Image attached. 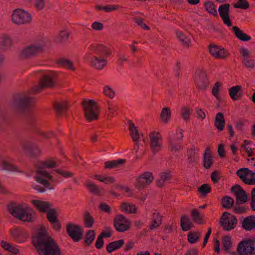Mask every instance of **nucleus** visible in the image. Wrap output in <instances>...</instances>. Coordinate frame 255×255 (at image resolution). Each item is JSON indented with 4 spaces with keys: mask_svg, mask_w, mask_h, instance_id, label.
Wrapping results in <instances>:
<instances>
[{
    "mask_svg": "<svg viewBox=\"0 0 255 255\" xmlns=\"http://www.w3.org/2000/svg\"><path fill=\"white\" fill-rule=\"evenodd\" d=\"M223 248L225 251H228L232 246L231 237L229 236H226L224 237L223 241Z\"/></svg>",
    "mask_w": 255,
    "mask_h": 255,
    "instance_id": "680f3d73",
    "label": "nucleus"
},
{
    "mask_svg": "<svg viewBox=\"0 0 255 255\" xmlns=\"http://www.w3.org/2000/svg\"><path fill=\"white\" fill-rule=\"evenodd\" d=\"M183 132L184 130L182 129H180L179 132H176L169 137V141H174L181 142L183 140L184 137Z\"/></svg>",
    "mask_w": 255,
    "mask_h": 255,
    "instance_id": "5fc2aeb1",
    "label": "nucleus"
},
{
    "mask_svg": "<svg viewBox=\"0 0 255 255\" xmlns=\"http://www.w3.org/2000/svg\"><path fill=\"white\" fill-rule=\"evenodd\" d=\"M214 125L217 129L220 131H222L224 129L225 120L223 113H218L216 115L215 118Z\"/></svg>",
    "mask_w": 255,
    "mask_h": 255,
    "instance_id": "cd10ccee",
    "label": "nucleus"
},
{
    "mask_svg": "<svg viewBox=\"0 0 255 255\" xmlns=\"http://www.w3.org/2000/svg\"><path fill=\"white\" fill-rule=\"evenodd\" d=\"M88 49L92 53L102 55L106 57H109L112 54L110 49L100 44H92L89 46Z\"/></svg>",
    "mask_w": 255,
    "mask_h": 255,
    "instance_id": "a211bd4d",
    "label": "nucleus"
},
{
    "mask_svg": "<svg viewBox=\"0 0 255 255\" xmlns=\"http://www.w3.org/2000/svg\"><path fill=\"white\" fill-rule=\"evenodd\" d=\"M114 226L118 232H124L129 229L130 222L128 218L123 215L119 214L114 220Z\"/></svg>",
    "mask_w": 255,
    "mask_h": 255,
    "instance_id": "f8f14e48",
    "label": "nucleus"
},
{
    "mask_svg": "<svg viewBox=\"0 0 255 255\" xmlns=\"http://www.w3.org/2000/svg\"><path fill=\"white\" fill-rule=\"evenodd\" d=\"M36 101L34 98L23 97L14 103L13 108L17 113H24L29 111L35 105Z\"/></svg>",
    "mask_w": 255,
    "mask_h": 255,
    "instance_id": "39448f33",
    "label": "nucleus"
},
{
    "mask_svg": "<svg viewBox=\"0 0 255 255\" xmlns=\"http://www.w3.org/2000/svg\"><path fill=\"white\" fill-rule=\"evenodd\" d=\"M234 7L236 8L246 9L249 8V3L247 0H238L234 4Z\"/></svg>",
    "mask_w": 255,
    "mask_h": 255,
    "instance_id": "6e6d98bb",
    "label": "nucleus"
},
{
    "mask_svg": "<svg viewBox=\"0 0 255 255\" xmlns=\"http://www.w3.org/2000/svg\"><path fill=\"white\" fill-rule=\"evenodd\" d=\"M235 36L240 40L243 41H248L251 39V36L244 33L238 26H234L232 27Z\"/></svg>",
    "mask_w": 255,
    "mask_h": 255,
    "instance_id": "7c9ffc66",
    "label": "nucleus"
},
{
    "mask_svg": "<svg viewBox=\"0 0 255 255\" xmlns=\"http://www.w3.org/2000/svg\"><path fill=\"white\" fill-rule=\"evenodd\" d=\"M230 7L229 3H224L220 5L218 8L220 16L223 22L229 27L232 25V22L230 18Z\"/></svg>",
    "mask_w": 255,
    "mask_h": 255,
    "instance_id": "2eb2a0df",
    "label": "nucleus"
},
{
    "mask_svg": "<svg viewBox=\"0 0 255 255\" xmlns=\"http://www.w3.org/2000/svg\"><path fill=\"white\" fill-rule=\"evenodd\" d=\"M181 227L184 231H189L193 227V224L188 216L183 215L181 217Z\"/></svg>",
    "mask_w": 255,
    "mask_h": 255,
    "instance_id": "473e14b6",
    "label": "nucleus"
},
{
    "mask_svg": "<svg viewBox=\"0 0 255 255\" xmlns=\"http://www.w3.org/2000/svg\"><path fill=\"white\" fill-rule=\"evenodd\" d=\"M41 44H31L23 48L19 54L22 59L31 58L37 56L43 51Z\"/></svg>",
    "mask_w": 255,
    "mask_h": 255,
    "instance_id": "1a4fd4ad",
    "label": "nucleus"
},
{
    "mask_svg": "<svg viewBox=\"0 0 255 255\" xmlns=\"http://www.w3.org/2000/svg\"><path fill=\"white\" fill-rule=\"evenodd\" d=\"M85 186L91 193L96 196L101 195V191L99 187L89 180H86L85 183Z\"/></svg>",
    "mask_w": 255,
    "mask_h": 255,
    "instance_id": "2f4dec72",
    "label": "nucleus"
},
{
    "mask_svg": "<svg viewBox=\"0 0 255 255\" xmlns=\"http://www.w3.org/2000/svg\"><path fill=\"white\" fill-rule=\"evenodd\" d=\"M32 243L39 255H61L58 244L44 229H40L32 237Z\"/></svg>",
    "mask_w": 255,
    "mask_h": 255,
    "instance_id": "f257e3e1",
    "label": "nucleus"
},
{
    "mask_svg": "<svg viewBox=\"0 0 255 255\" xmlns=\"http://www.w3.org/2000/svg\"><path fill=\"white\" fill-rule=\"evenodd\" d=\"M36 209L40 212L46 213L52 206L51 203L39 200H33L31 201Z\"/></svg>",
    "mask_w": 255,
    "mask_h": 255,
    "instance_id": "5701e85b",
    "label": "nucleus"
},
{
    "mask_svg": "<svg viewBox=\"0 0 255 255\" xmlns=\"http://www.w3.org/2000/svg\"><path fill=\"white\" fill-rule=\"evenodd\" d=\"M129 126L130 134L132 137V139L134 142L138 141V139L139 138V134L137 128L131 121H129Z\"/></svg>",
    "mask_w": 255,
    "mask_h": 255,
    "instance_id": "4c0bfd02",
    "label": "nucleus"
},
{
    "mask_svg": "<svg viewBox=\"0 0 255 255\" xmlns=\"http://www.w3.org/2000/svg\"><path fill=\"white\" fill-rule=\"evenodd\" d=\"M242 86L237 85L230 88L229 90L230 96L233 101H237L240 100L243 96L242 93H240V91L242 90Z\"/></svg>",
    "mask_w": 255,
    "mask_h": 255,
    "instance_id": "a878e982",
    "label": "nucleus"
},
{
    "mask_svg": "<svg viewBox=\"0 0 255 255\" xmlns=\"http://www.w3.org/2000/svg\"><path fill=\"white\" fill-rule=\"evenodd\" d=\"M84 226L86 228H91L94 223V219L90 214V212L86 211L83 215Z\"/></svg>",
    "mask_w": 255,
    "mask_h": 255,
    "instance_id": "72a5a7b5",
    "label": "nucleus"
},
{
    "mask_svg": "<svg viewBox=\"0 0 255 255\" xmlns=\"http://www.w3.org/2000/svg\"><path fill=\"white\" fill-rule=\"evenodd\" d=\"M11 20L17 25L25 24L31 21L32 17L27 12L18 9L13 11L11 15Z\"/></svg>",
    "mask_w": 255,
    "mask_h": 255,
    "instance_id": "0eeeda50",
    "label": "nucleus"
},
{
    "mask_svg": "<svg viewBox=\"0 0 255 255\" xmlns=\"http://www.w3.org/2000/svg\"><path fill=\"white\" fill-rule=\"evenodd\" d=\"M238 251L239 253L242 252L249 255H254L255 254V247L251 242L243 241L239 245Z\"/></svg>",
    "mask_w": 255,
    "mask_h": 255,
    "instance_id": "aec40b11",
    "label": "nucleus"
},
{
    "mask_svg": "<svg viewBox=\"0 0 255 255\" xmlns=\"http://www.w3.org/2000/svg\"><path fill=\"white\" fill-rule=\"evenodd\" d=\"M114 187L117 189H119L127 193L128 196L130 197L132 196V191L128 186H122L120 184H116L114 185Z\"/></svg>",
    "mask_w": 255,
    "mask_h": 255,
    "instance_id": "052dcab7",
    "label": "nucleus"
},
{
    "mask_svg": "<svg viewBox=\"0 0 255 255\" xmlns=\"http://www.w3.org/2000/svg\"><path fill=\"white\" fill-rule=\"evenodd\" d=\"M47 212V218L50 223L54 222L58 220L56 209L50 208Z\"/></svg>",
    "mask_w": 255,
    "mask_h": 255,
    "instance_id": "3c124183",
    "label": "nucleus"
},
{
    "mask_svg": "<svg viewBox=\"0 0 255 255\" xmlns=\"http://www.w3.org/2000/svg\"><path fill=\"white\" fill-rule=\"evenodd\" d=\"M57 64H59L61 66L64 67L72 71L75 70L73 62L65 58H61L57 60Z\"/></svg>",
    "mask_w": 255,
    "mask_h": 255,
    "instance_id": "e433bc0d",
    "label": "nucleus"
},
{
    "mask_svg": "<svg viewBox=\"0 0 255 255\" xmlns=\"http://www.w3.org/2000/svg\"><path fill=\"white\" fill-rule=\"evenodd\" d=\"M246 184L249 185H255V173L253 172L252 170L249 174Z\"/></svg>",
    "mask_w": 255,
    "mask_h": 255,
    "instance_id": "774afa93",
    "label": "nucleus"
},
{
    "mask_svg": "<svg viewBox=\"0 0 255 255\" xmlns=\"http://www.w3.org/2000/svg\"><path fill=\"white\" fill-rule=\"evenodd\" d=\"M162 216L156 211L152 214V222L149 225V229L153 230L159 227L162 224Z\"/></svg>",
    "mask_w": 255,
    "mask_h": 255,
    "instance_id": "393cba45",
    "label": "nucleus"
},
{
    "mask_svg": "<svg viewBox=\"0 0 255 255\" xmlns=\"http://www.w3.org/2000/svg\"><path fill=\"white\" fill-rule=\"evenodd\" d=\"M7 209L12 216L23 222H32L35 221V211L26 205L11 203L8 205Z\"/></svg>",
    "mask_w": 255,
    "mask_h": 255,
    "instance_id": "7ed1b4c3",
    "label": "nucleus"
},
{
    "mask_svg": "<svg viewBox=\"0 0 255 255\" xmlns=\"http://www.w3.org/2000/svg\"><path fill=\"white\" fill-rule=\"evenodd\" d=\"M106 59L102 57L101 56H93L91 57L90 61V65L96 69L101 70L107 64Z\"/></svg>",
    "mask_w": 255,
    "mask_h": 255,
    "instance_id": "4be33fe9",
    "label": "nucleus"
},
{
    "mask_svg": "<svg viewBox=\"0 0 255 255\" xmlns=\"http://www.w3.org/2000/svg\"><path fill=\"white\" fill-rule=\"evenodd\" d=\"M55 82L52 75H44L39 80V84L33 88L34 93L41 92L45 89H52L54 87Z\"/></svg>",
    "mask_w": 255,
    "mask_h": 255,
    "instance_id": "423d86ee",
    "label": "nucleus"
},
{
    "mask_svg": "<svg viewBox=\"0 0 255 255\" xmlns=\"http://www.w3.org/2000/svg\"><path fill=\"white\" fill-rule=\"evenodd\" d=\"M191 216L195 223L200 225L204 224L203 221L204 216L200 214L197 209H192L191 210Z\"/></svg>",
    "mask_w": 255,
    "mask_h": 255,
    "instance_id": "c9c22d12",
    "label": "nucleus"
},
{
    "mask_svg": "<svg viewBox=\"0 0 255 255\" xmlns=\"http://www.w3.org/2000/svg\"><path fill=\"white\" fill-rule=\"evenodd\" d=\"M120 208L122 211L128 213H135L136 211V208L134 205L128 204L126 203H122Z\"/></svg>",
    "mask_w": 255,
    "mask_h": 255,
    "instance_id": "a18cd8bd",
    "label": "nucleus"
},
{
    "mask_svg": "<svg viewBox=\"0 0 255 255\" xmlns=\"http://www.w3.org/2000/svg\"><path fill=\"white\" fill-rule=\"evenodd\" d=\"M53 107L57 116L61 117L67 113L69 109V104L66 101H55Z\"/></svg>",
    "mask_w": 255,
    "mask_h": 255,
    "instance_id": "6ab92c4d",
    "label": "nucleus"
},
{
    "mask_svg": "<svg viewBox=\"0 0 255 255\" xmlns=\"http://www.w3.org/2000/svg\"><path fill=\"white\" fill-rule=\"evenodd\" d=\"M187 156L189 162L194 163L197 161L198 156L195 147H192L187 150Z\"/></svg>",
    "mask_w": 255,
    "mask_h": 255,
    "instance_id": "49530a36",
    "label": "nucleus"
},
{
    "mask_svg": "<svg viewBox=\"0 0 255 255\" xmlns=\"http://www.w3.org/2000/svg\"><path fill=\"white\" fill-rule=\"evenodd\" d=\"M206 10L210 14L214 16H217L218 12L216 8L215 4L211 1H208L205 2Z\"/></svg>",
    "mask_w": 255,
    "mask_h": 255,
    "instance_id": "c03bdc74",
    "label": "nucleus"
},
{
    "mask_svg": "<svg viewBox=\"0 0 255 255\" xmlns=\"http://www.w3.org/2000/svg\"><path fill=\"white\" fill-rule=\"evenodd\" d=\"M231 191L235 194L238 203L244 204L247 202V193L240 185H235L231 188Z\"/></svg>",
    "mask_w": 255,
    "mask_h": 255,
    "instance_id": "f3484780",
    "label": "nucleus"
},
{
    "mask_svg": "<svg viewBox=\"0 0 255 255\" xmlns=\"http://www.w3.org/2000/svg\"><path fill=\"white\" fill-rule=\"evenodd\" d=\"M57 166V163L51 159L37 161L35 164L36 176L34 177V178L37 182L43 185L44 187H41L39 185H35L33 186V189L39 192H45L46 188L48 189H53L51 184L47 179L53 181V177L45 169L47 168H53Z\"/></svg>",
    "mask_w": 255,
    "mask_h": 255,
    "instance_id": "f03ea898",
    "label": "nucleus"
},
{
    "mask_svg": "<svg viewBox=\"0 0 255 255\" xmlns=\"http://www.w3.org/2000/svg\"><path fill=\"white\" fill-rule=\"evenodd\" d=\"M2 168L4 170L10 171H19L18 168L16 166L8 161H3L2 163Z\"/></svg>",
    "mask_w": 255,
    "mask_h": 255,
    "instance_id": "864d4df0",
    "label": "nucleus"
},
{
    "mask_svg": "<svg viewBox=\"0 0 255 255\" xmlns=\"http://www.w3.org/2000/svg\"><path fill=\"white\" fill-rule=\"evenodd\" d=\"M104 93L105 95L110 98H113L115 97V92L109 86H106L104 88Z\"/></svg>",
    "mask_w": 255,
    "mask_h": 255,
    "instance_id": "338daca9",
    "label": "nucleus"
},
{
    "mask_svg": "<svg viewBox=\"0 0 255 255\" xmlns=\"http://www.w3.org/2000/svg\"><path fill=\"white\" fill-rule=\"evenodd\" d=\"M124 245V240H119L114 242H110L107 246L106 249L109 253L114 251L121 248Z\"/></svg>",
    "mask_w": 255,
    "mask_h": 255,
    "instance_id": "f704fd0d",
    "label": "nucleus"
},
{
    "mask_svg": "<svg viewBox=\"0 0 255 255\" xmlns=\"http://www.w3.org/2000/svg\"><path fill=\"white\" fill-rule=\"evenodd\" d=\"M118 58L117 62L120 66H122L124 62H128L129 60L125 53L121 52L118 53Z\"/></svg>",
    "mask_w": 255,
    "mask_h": 255,
    "instance_id": "13d9d810",
    "label": "nucleus"
},
{
    "mask_svg": "<svg viewBox=\"0 0 255 255\" xmlns=\"http://www.w3.org/2000/svg\"><path fill=\"white\" fill-rule=\"evenodd\" d=\"M125 161V159H119L117 160L107 161L105 163V168L108 169L117 168L120 165L124 164Z\"/></svg>",
    "mask_w": 255,
    "mask_h": 255,
    "instance_id": "79ce46f5",
    "label": "nucleus"
},
{
    "mask_svg": "<svg viewBox=\"0 0 255 255\" xmlns=\"http://www.w3.org/2000/svg\"><path fill=\"white\" fill-rule=\"evenodd\" d=\"M213 164V156L209 148H207L204 154L203 166L206 169L210 168Z\"/></svg>",
    "mask_w": 255,
    "mask_h": 255,
    "instance_id": "bb28decb",
    "label": "nucleus"
},
{
    "mask_svg": "<svg viewBox=\"0 0 255 255\" xmlns=\"http://www.w3.org/2000/svg\"><path fill=\"white\" fill-rule=\"evenodd\" d=\"M12 45L11 38L6 34L0 35V48L3 51L9 49Z\"/></svg>",
    "mask_w": 255,
    "mask_h": 255,
    "instance_id": "b1692460",
    "label": "nucleus"
},
{
    "mask_svg": "<svg viewBox=\"0 0 255 255\" xmlns=\"http://www.w3.org/2000/svg\"><path fill=\"white\" fill-rule=\"evenodd\" d=\"M56 173L61 175L63 177L67 178L73 176V173L69 171L64 170L61 169H56L55 170Z\"/></svg>",
    "mask_w": 255,
    "mask_h": 255,
    "instance_id": "bf43d9fd",
    "label": "nucleus"
},
{
    "mask_svg": "<svg viewBox=\"0 0 255 255\" xmlns=\"http://www.w3.org/2000/svg\"><path fill=\"white\" fill-rule=\"evenodd\" d=\"M22 147L25 152L30 156H37L41 152V149L36 145L29 141H25L22 143Z\"/></svg>",
    "mask_w": 255,
    "mask_h": 255,
    "instance_id": "412c9836",
    "label": "nucleus"
},
{
    "mask_svg": "<svg viewBox=\"0 0 255 255\" xmlns=\"http://www.w3.org/2000/svg\"><path fill=\"white\" fill-rule=\"evenodd\" d=\"M194 82L196 86L201 90H204L208 87V80L205 71L202 69H198L196 71Z\"/></svg>",
    "mask_w": 255,
    "mask_h": 255,
    "instance_id": "ddd939ff",
    "label": "nucleus"
},
{
    "mask_svg": "<svg viewBox=\"0 0 255 255\" xmlns=\"http://www.w3.org/2000/svg\"><path fill=\"white\" fill-rule=\"evenodd\" d=\"M85 113V117L89 122L97 120L99 117V107L97 103L91 100L84 101L82 103Z\"/></svg>",
    "mask_w": 255,
    "mask_h": 255,
    "instance_id": "20e7f679",
    "label": "nucleus"
},
{
    "mask_svg": "<svg viewBox=\"0 0 255 255\" xmlns=\"http://www.w3.org/2000/svg\"><path fill=\"white\" fill-rule=\"evenodd\" d=\"M150 147L154 153L158 152L161 148L162 138L159 132L153 131L149 134Z\"/></svg>",
    "mask_w": 255,
    "mask_h": 255,
    "instance_id": "4468645a",
    "label": "nucleus"
},
{
    "mask_svg": "<svg viewBox=\"0 0 255 255\" xmlns=\"http://www.w3.org/2000/svg\"><path fill=\"white\" fill-rule=\"evenodd\" d=\"M66 231L69 237L74 242H78L82 239L83 229L80 226L68 223L66 225Z\"/></svg>",
    "mask_w": 255,
    "mask_h": 255,
    "instance_id": "9d476101",
    "label": "nucleus"
},
{
    "mask_svg": "<svg viewBox=\"0 0 255 255\" xmlns=\"http://www.w3.org/2000/svg\"><path fill=\"white\" fill-rule=\"evenodd\" d=\"M172 177V174L169 172H162L160 175V178L156 181L157 186L158 187H162L166 182L169 181Z\"/></svg>",
    "mask_w": 255,
    "mask_h": 255,
    "instance_id": "c756f323",
    "label": "nucleus"
},
{
    "mask_svg": "<svg viewBox=\"0 0 255 255\" xmlns=\"http://www.w3.org/2000/svg\"><path fill=\"white\" fill-rule=\"evenodd\" d=\"M177 35L179 40L185 47H188L191 44L190 38L181 32H177Z\"/></svg>",
    "mask_w": 255,
    "mask_h": 255,
    "instance_id": "de8ad7c7",
    "label": "nucleus"
},
{
    "mask_svg": "<svg viewBox=\"0 0 255 255\" xmlns=\"http://www.w3.org/2000/svg\"><path fill=\"white\" fill-rule=\"evenodd\" d=\"M188 240L191 244L195 243L200 238V234L195 232H190L188 236Z\"/></svg>",
    "mask_w": 255,
    "mask_h": 255,
    "instance_id": "4d7b16f0",
    "label": "nucleus"
},
{
    "mask_svg": "<svg viewBox=\"0 0 255 255\" xmlns=\"http://www.w3.org/2000/svg\"><path fill=\"white\" fill-rule=\"evenodd\" d=\"M251 170L247 168H241L239 169L236 174L240 178V179L246 184L249 174Z\"/></svg>",
    "mask_w": 255,
    "mask_h": 255,
    "instance_id": "58836bf2",
    "label": "nucleus"
},
{
    "mask_svg": "<svg viewBox=\"0 0 255 255\" xmlns=\"http://www.w3.org/2000/svg\"><path fill=\"white\" fill-rule=\"evenodd\" d=\"M192 112V109L189 106H183L181 109V116L186 122L190 120V116Z\"/></svg>",
    "mask_w": 255,
    "mask_h": 255,
    "instance_id": "ea45409f",
    "label": "nucleus"
},
{
    "mask_svg": "<svg viewBox=\"0 0 255 255\" xmlns=\"http://www.w3.org/2000/svg\"><path fill=\"white\" fill-rule=\"evenodd\" d=\"M242 62L247 68H254L255 67V60L251 59H245L243 60Z\"/></svg>",
    "mask_w": 255,
    "mask_h": 255,
    "instance_id": "0e129e2a",
    "label": "nucleus"
},
{
    "mask_svg": "<svg viewBox=\"0 0 255 255\" xmlns=\"http://www.w3.org/2000/svg\"><path fill=\"white\" fill-rule=\"evenodd\" d=\"M221 84L220 82H217L215 84L212 88V94L217 99L219 98V88Z\"/></svg>",
    "mask_w": 255,
    "mask_h": 255,
    "instance_id": "69168bd1",
    "label": "nucleus"
},
{
    "mask_svg": "<svg viewBox=\"0 0 255 255\" xmlns=\"http://www.w3.org/2000/svg\"><path fill=\"white\" fill-rule=\"evenodd\" d=\"M209 52L215 58L218 59H225L228 57L230 54L229 52L225 48H221L217 45L209 46Z\"/></svg>",
    "mask_w": 255,
    "mask_h": 255,
    "instance_id": "dca6fc26",
    "label": "nucleus"
},
{
    "mask_svg": "<svg viewBox=\"0 0 255 255\" xmlns=\"http://www.w3.org/2000/svg\"><path fill=\"white\" fill-rule=\"evenodd\" d=\"M45 5V0H34L33 3L34 7L37 10H42Z\"/></svg>",
    "mask_w": 255,
    "mask_h": 255,
    "instance_id": "e2e57ef3",
    "label": "nucleus"
},
{
    "mask_svg": "<svg viewBox=\"0 0 255 255\" xmlns=\"http://www.w3.org/2000/svg\"><path fill=\"white\" fill-rule=\"evenodd\" d=\"M169 149L172 152H177L183 149V146L180 142L169 141Z\"/></svg>",
    "mask_w": 255,
    "mask_h": 255,
    "instance_id": "8fccbe9b",
    "label": "nucleus"
},
{
    "mask_svg": "<svg viewBox=\"0 0 255 255\" xmlns=\"http://www.w3.org/2000/svg\"><path fill=\"white\" fill-rule=\"evenodd\" d=\"M234 203V199L229 196L224 197L221 201L222 206L226 209L231 208L233 206Z\"/></svg>",
    "mask_w": 255,
    "mask_h": 255,
    "instance_id": "09e8293b",
    "label": "nucleus"
},
{
    "mask_svg": "<svg viewBox=\"0 0 255 255\" xmlns=\"http://www.w3.org/2000/svg\"><path fill=\"white\" fill-rule=\"evenodd\" d=\"M95 238V232L93 230H89L86 234L84 243L86 246H89L93 242Z\"/></svg>",
    "mask_w": 255,
    "mask_h": 255,
    "instance_id": "37998d69",
    "label": "nucleus"
},
{
    "mask_svg": "<svg viewBox=\"0 0 255 255\" xmlns=\"http://www.w3.org/2000/svg\"><path fill=\"white\" fill-rule=\"evenodd\" d=\"M171 118V111L168 107H164L160 114V119L162 123L167 124Z\"/></svg>",
    "mask_w": 255,
    "mask_h": 255,
    "instance_id": "c85d7f7f",
    "label": "nucleus"
},
{
    "mask_svg": "<svg viewBox=\"0 0 255 255\" xmlns=\"http://www.w3.org/2000/svg\"><path fill=\"white\" fill-rule=\"evenodd\" d=\"M220 222L223 229L229 231L236 227L238 220L234 215L225 212L223 214Z\"/></svg>",
    "mask_w": 255,
    "mask_h": 255,
    "instance_id": "6e6552de",
    "label": "nucleus"
},
{
    "mask_svg": "<svg viewBox=\"0 0 255 255\" xmlns=\"http://www.w3.org/2000/svg\"><path fill=\"white\" fill-rule=\"evenodd\" d=\"M70 35V33L67 30H61L59 35L55 38V42L57 43L65 42L67 40Z\"/></svg>",
    "mask_w": 255,
    "mask_h": 255,
    "instance_id": "a19ab883",
    "label": "nucleus"
},
{
    "mask_svg": "<svg viewBox=\"0 0 255 255\" xmlns=\"http://www.w3.org/2000/svg\"><path fill=\"white\" fill-rule=\"evenodd\" d=\"M154 176L152 173L146 171L141 174L136 180L135 187L138 189H142L149 185L153 181Z\"/></svg>",
    "mask_w": 255,
    "mask_h": 255,
    "instance_id": "9b49d317",
    "label": "nucleus"
},
{
    "mask_svg": "<svg viewBox=\"0 0 255 255\" xmlns=\"http://www.w3.org/2000/svg\"><path fill=\"white\" fill-rule=\"evenodd\" d=\"M211 187L208 184H204L198 189V192L200 193L203 197H206L207 194L211 192Z\"/></svg>",
    "mask_w": 255,
    "mask_h": 255,
    "instance_id": "603ef678",
    "label": "nucleus"
}]
</instances>
